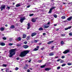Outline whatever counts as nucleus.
Here are the masks:
<instances>
[{
    "label": "nucleus",
    "mask_w": 72,
    "mask_h": 72,
    "mask_svg": "<svg viewBox=\"0 0 72 72\" xmlns=\"http://www.w3.org/2000/svg\"><path fill=\"white\" fill-rule=\"evenodd\" d=\"M16 59H17V60H19V57H17L16 58Z\"/></svg>",
    "instance_id": "864d4df0"
},
{
    "label": "nucleus",
    "mask_w": 72,
    "mask_h": 72,
    "mask_svg": "<svg viewBox=\"0 0 72 72\" xmlns=\"http://www.w3.org/2000/svg\"><path fill=\"white\" fill-rule=\"evenodd\" d=\"M68 65L69 66H70L71 65H72V64L70 63H68Z\"/></svg>",
    "instance_id": "ea45409f"
},
{
    "label": "nucleus",
    "mask_w": 72,
    "mask_h": 72,
    "mask_svg": "<svg viewBox=\"0 0 72 72\" xmlns=\"http://www.w3.org/2000/svg\"><path fill=\"white\" fill-rule=\"evenodd\" d=\"M43 28L42 27H40L39 29V31H42V30H43Z\"/></svg>",
    "instance_id": "b1692460"
},
{
    "label": "nucleus",
    "mask_w": 72,
    "mask_h": 72,
    "mask_svg": "<svg viewBox=\"0 0 72 72\" xmlns=\"http://www.w3.org/2000/svg\"><path fill=\"white\" fill-rule=\"evenodd\" d=\"M61 44H62V45H63L64 44V42H63V41H62L61 42Z\"/></svg>",
    "instance_id": "79ce46f5"
},
{
    "label": "nucleus",
    "mask_w": 72,
    "mask_h": 72,
    "mask_svg": "<svg viewBox=\"0 0 72 72\" xmlns=\"http://www.w3.org/2000/svg\"><path fill=\"white\" fill-rule=\"evenodd\" d=\"M23 47L24 49H27L29 47V46L27 45H24L23 46Z\"/></svg>",
    "instance_id": "423d86ee"
},
{
    "label": "nucleus",
    "mask_w": 72,
    "mask_h": 72,
    "mask_svg": "<svg viewBox=\"0 0 72 72\" xmlns=\"http://www.w3.org/2000/svg\"><path fill=\"white\" fill-rule=\"evenodd\" d=\"M51 69V68H46L45 69V71H49Z\"/></svg>",
    "instance_id": "1a4fd4ad"
},
{
    "label": "nucleus",
    "mask_w": 72,
    "mask_h": 72,
    "mask_svg": "<svg viewBox=\"0 0 72 72\" xmlns=\"http://www.w3.org/2000/svg\"><path fill=\"white\" fill-rule=\"evenodd\" d=\"M38 41V40H34V42H35V43H36Z\"/></svg>",
    "instance_id": "c756f323"
},
{
    "label": "nucleus",
    "mask_w": 72,
    "mask_h": 72,
    "mask_svg": "<svg viewBox=\"0 0 72 72\" xmlns=\"http://www.w3.org/2000/svg\"><path fill=\"white\" fill-rule=\"evenodd\" d=\"M44 49H45V48H44V47L41 48L40 49V50H44Z\"/></svg>",
    "instance_id": "e433bc0d"
},
{
    "label": "nucleus",
    "mask_w": 72,
    "mask_h": 72,
    "mask_svg": "<svg viewBox=\"0 0 72 72\" xmlns=\"http://www.w3.org/2000/svg\"><path fill=\"white\" fill-rule=\"evenodd\" d=\"M42 61V60H39L38 61V62L39 63H41V62Z\"/></svg>",
    "instance_id": "c03bdc74"
},
{
    "label": "nucleus",
    "mask_w": 72,
    "mask_h": 72,
    "mask_svg": "<svg viewBox=\"0 0 72 72\" xmlns=\"http://www.w3.org/2000/svg\"><path fill=\"white\" fill-rule=\"evenodd\" d=\"M32 22H33V23H35V22L36 21V19L34 18H33L32 19Z\"/></svg>",
    "instance_id": "9d476101"
},
{
    "label": "nucleus",
    "mask_w": 72,
    "mask_h": 72,
    "mask_svg": "<svg viewBox=\"0 0 72 72\" xmlns=\"http://www.w3.org/2000/svg\"><path fill=\"white\" fill-rule=\"evenodd\" d=\"M65 35H65V34L64 33L61 34V36H63V37H64V36H65Z\"/></svg>",
    "instance_id": "2f4dec72"
},
{
    "label": "nucleus",
    "mask_w": 72,
    "mask_h": 72,
    "mask_svg": "<svg viewBox=\"0 0 72 72\" xmlns=\"http://www.w3.org/2000/svg\"><path fill=\"white\" fill-rule=\"evenodd\" d=\"M61 58H62V59H63L64 58H65V56H62Z\"/></svg>",
    "instance_id": "37998d69"
},
{
    "label": "nucleus",
    "mask_w": 72,
    "mask_h": 72,
    "mask_svg": "<svg viewBox=\"0 0 72 72\" xmlns=\"http://www.w3.org/2000/svg\"><path fill=\"white\" fill-rule=\"evenodd\" d=\"M24 20H25V18L24 17L23 18H21L20 20V22L21 23H22L23 22V21Z\"/></svg>",
    "instance_id": "6e6552de"
},
{
    "label": "nucleus",
    "mask_w": 72,
    "mask_h": 72,
    "mask_svg": "<svg viewBox=\"0 0 72 72\" xmlns=\"http://www.w3.org/2000/svg\"><path fill=\"white\" fill-rule=\"evenodd\" d=\"M64 60H62L60 61V63H64Z\"/></svg>",
    "instance_id": "473e14b6"
},
{
    "label": "nucleus",
    "mask_w": 72,
    "mask_h": 72,
    "mask_svg": "<svg viewBox=\"0 0 72 72\" xmlns=\"http://www.w3.org/2000/svg\"><path fill=\"white\" fill-rule=\"evenodd\" d=\"M30 72V69H28L27 70V72Z\"/></svg>",
    "instance_id": "49530a36"
},
{
    "label": "nucleus",
    "mask_w": 72,
    "mask_h": 72,
    "mask_svg": "<svg viewBox=\"0 0 72 72\" xmlns=\"http://www.w3.org/2000/svg\"><path fill=\"white\" fill-rule=\"evenodd\" d=\"M53 42L54 41L53 40L51 41H50L48 43V44H51V43H52V42Z\"/></svg>",
    "instance_id": "f3484780"
},
{
    "label": "nucleus",
    "mask_w": 72,
    "mask_h": 72,
    "mask_svg": "<svg viewBox=\"0 0 72 72\" xmlns=\"http://www.w3.org/2000/svg\"><path fill=\"white\" fill-rule=\"evenodd\" d=\"M61 19H65L66 18V17L64 16H62L61 17Z\"/></svg>",
    "instance_id": "cd10ccee"
},
{
    "label": "nucleus",
    "mask_w": 72,
    "mask_h": 72,
    "mask_svg": "<svg viewBox=\"0 0 72 72\" xmlns=\"http://www.w3.org/2000/svg\"><path fill=\"white\" fill-rule=\"evenodd\" d=\"M39 50V49L38 48H35L34 49V51H37V50Z\"/></svg>",
    "instance_id": "c85d7f7f"
},
{
    "label": "nucleus",
    "mask_w": 72,
    "mask_h": 72,
    "mask_svg": "<svg viewBox=\"0 0 72 72\" xmlns=\"http://www.w3.org/2000/svg\"><path fill=\"white\" fill-rule=\"evenodd\" d=\"M15 4V3H12L13 5H14Z\"/></svg>",
    "instance_id": "bf43d9fd"
},
{
    "label": "nucleus",
    "mask_w": 72,
    "mask_h": 72,
    "mask_svg": "<svg viewBox=\"0 0 72 72\" xmlns=\"http://www.w3.org/2000/svg\"><path fill=\"white\" fill-rule=\"evenodd\" d=\"M69 36H72V33H69Z\"/></svg>",
    "instance_id": "09e8293b"
},
{
    "label": "nucleus",
    "mask_w": 72,
    "mask_h": 72,
    "mask_svg": "<svg viewBox=\"0 0 72 72\" xmlns=\"http://www.w3.org/2000/svg\"><path fill=\"white\" fill-rule=\"evenodd\" d=\"M5 26L6 27H8V24H6L5 25Z\"/></svg>",
    "instance_id": "e2e57ef3"
},
{
    "label": "nucleus",
    "mask_w": 72,
    "mask_h": 72,
    "mask_svg": "<svg viewBox=\"0 0 72 72\" xmlns=\"http://www.w3.org/2000/svg\"><path fill=\"white\" fill-rule=\"evenodd\" d=\"M30 5H29L26 7V8H30Z\"/></svg>",
    "instance_id": "3c124183"
},
{
    "label": "nucleus",
    "mask_w": 72,
    "mask_h": 72,
    "mask_svg": "<svg viewBox=\"0 0 72 72\" xmlns=\"http://www.w3.org/2000/svg\"><path fill=\"white\" fill-rule=\"evenodd\" d=\"M3 39L4 40H6V38L5 37H3Z\"/></svg>",
    "instance_id": "58836bf2"
},
{
    "label": "nucleus",
    "mask_w": 72,
    "mask_h": 72,
    "mask_svg": "<svg viewBox=\"0 0 72 72\" xmlns=\"http://www.w3.org/2000/svg\"><path fill=\"white\" fill-rule=\"evenodd\" d=\"M24 68L25 69H27V67L26 66H24Z\"/></svg>",
    "instance_id": "a18cd8bd"
},
{
    "label": "nucleus",
    "mask_w": 72,
    "mask_h": 72,
    "mask_svg": "<svg viewBox=\"0 0 72 72\" xmlns=\"http://www.w3.org/2000/svg\"><path fill=\"white\" fill-rule=\"evenodd\" d=\"M4 28L3 27H1L0 28V30L2 31H3L4 30Z\"/></svg>",
    "instance_id": "a211bd4d"
},
{
    "label": "nucleus",
    "mask_w": 72,
    "mask_h": 72,
    "mask_svg": "<svg viewBox=\"0 0 72 72\" xmlns=\"http://www.w3.org/2000/svg\"><path fill=\"white\" fill-rule=\"evenodd\" d=\"M31 59H30V60H29V61H28V62H29V63H30V62H31Z\"/></svg>",
    "instance_id": "603ef678"
},
{
    "label": "nucleus",
    "mask_w": 72,
    "mask_h": 72,
    "mask_svg": "<svg viewBox=\"0 0 72 72\" xmlns=\"http://www.w3.org/2000/svg\"><path fill=\"white\" fill-rule=\"evenodd\" d=\"M49 27V26H46V25H44V28H48Z\"/></svg>",
    "instance_id": "f8f14e48"
},
{
    "label": "nucleus",
    "mask_w": 72,
    "mask_h": 72,
    "mask_svg": "<svg viewBox=\"0 0 72 72\" xmlns=\"http://www.w3.org/2000/svg\"><path fill=\"white\" fill-rule=\"evenodd\" d=\"M0 45H1V46H4L5 45V44L4 42H1L0 43Z\"/></svg>",
    "instance_id": "4468645a"
},
{
    "label": "nucleus",
    "mask_w": 72,
    "mask_h": 72,
    "mask_svg": "<svg viewBox=\"0 0 72 72\" xmlns=\"http://www.w3.org/2000/svg\"><path fill=\"white\" fill-rule=\"evenodd\" d=\"M23 36L22 37L23 39H25V38L27 37V35H26V34H23Z\"/></svg>",
    "instance_id": "2eb2a0df"
},
{
    "label": "nucleus",
    "mask_w": 72,
    "mask_h": 72,
    "mask_svg": "<svg viewBox=\"0 0 72 72\" xmlns=\"http://www.w3.org/2000/svg\"><path fill=\"white\" fill-rule=\"evenodd\" d=\"M27 25L28 27H27V30H29L30 28V23H28L27 24Z\"/></svg>",
    "instance_id": "9b49d317"
},
{
    "label": "nucleus",
    "mask_w": 72,
    "mask_h": 72,
    "mask_svg": "<svg viewBox=\"0 0 72 72\" xmlns=\"http://www.w3.org/2000/svg\"><path fill=\"white\" fill-rule=\"evenodd\" d=\"M49 55L50 56H52L53 55H54V53H50Z\"/></svg>",
    "instance_id": "aec40b11"
},
{
    "label": "nucleus",
    "mask_w": 72,
    "mask_h": 72,
    "mask_svg": "<svg viewBox=\"0 0 72 72\" xmlns=\"http://www.w3.org/2000/svg\"><path fill=\"white\" fill-rule=\"evenodd\" d=\"M16 50V49H11L10 50V55L9 57L10 58H12L13 56V55H15V51Z\"/></svg>",
    "instance_id": "f03ea898"
},
{
    "label": "nucleus",
    "mask_w": 72,
    "mask_h": 72,
    "mask_svg": "<svg viewBox=\"0 0 72 72\" xmlns=\"http://www.w3.org/2000/svg\"><path fill=\"white\" fill-rule=\"evenodd\" d=\"M17 46H20L21 45L19 44H17L16 45Z\"/></svg>",
    "instance_id": "8fccbe9b"
},
{
    "label": "nucleus",
    "mask_w": 72,
    "mask_h": 72,
    "mask_svg": "<svg viewBox=\"0 0 72 72\" xmlns=\"http://www.w3.org/2000/svg\"><path fill=\"white\" fill-rule=\"evenodd\" d=\"M25 66L26 67H28V64H25Z\"/></svg>",
    "instance_id": "6e6d98bb"
},
{
    "label": "nucleus",
    "mask_w": 72,
    "mask_h": 72,
    "mask_svg": "<svg viewBox=\"0 0 72 72\" xmlns=\"http://www.w3.org/2000/svg\"><path fill=\"white\" fill-rule=\"evenodd\" d=\"M60 68V66H58L57 67V69H59Z\"/></svg>",
    "instance_id": "a19ab883"
},
{
    "label": "nucleus",
    "mask_w": 72,
    "mask_h": 72,
    "mask_svg": "<svg viewBox=\"0 0 72 72\" xmlns=\"http://www.w3.org/2000/svg\"><path fill=\"white\" fill-rule=\"evenodd\" d=\"M5 5H2L0 8L1 9V11H2L4 9H5Z\"/></svg>",
    "instance_id": "7ed1b4c3"
},
{
    "label": "nucleus",
    "mask_w": 72,
    "mask_h": 72,
    "mask_svg": "<svg viewBox=\"0 0 72 72\" xmlns=\"http://www.w3.org/2000/svg\"><path fill=\"white\" fill-rule=\"evenodd\" d=\"M29 69H30V70H32V68H29Z\"/></svg>",
    "instance_id": "774afa93"
},
{
    "label": "nucleus",
    "mask_w": 72,
    "mask_h": 72,
    "mask_svg": "<svg viewBox=\"0 0 72 72\" xmlns=\"http://www.w3.org/2000/svg\"><path fill=\"white\" fill-rule=\"evenodd\" d=\"M47 24H50V22H48Z\"/></svg>",
    "instance_id": "052dcab7"
},
{
    "label": "nucleus",
    "mask_w": 72,
    "mask_h": 72,
    "mask_svg": "<svg viewBox=\"0 0 72 72\" xmlns=\"http://www.w3.org/2000/svg\"><path fill=\"white\" fill-rule=\"evenodd\" d=\"M54 26H57V24H55L54 25Z\"/></svg>",
    "instance_id": "680f3d73"
},
{
    "label": "nucleus",
    "mask_w": 72,
    "mask_h": 72,
    "mask_svg": "<svg viewBox=\"0 0 72 72\" xmlns=\"http://www.w3.org/2000/svg\"><path fill=\"white\" fill-rule=\"evenodd\" d=\"M13 45V44L12 43H9V46H12V45Z\"/></svg>",
    "instance_id": "f704fd0d"
},
{
    "label": "nucleus",
    "mask_w": 72,
    "mask_h": 72,
    "mask_svg": "<svg viewBox=\"0 0 72 72\" xmlns=\"http://www.w3.org/2000/svg\"><path fill=\"white\" fill-rule=\"evenodd\" d=\"M21 6V5L19 4H17L16 5V7H19V6Z\"/></svg>",
    "instance_id": "393cba45"
},
{
    "label": "nucleus",
    "mask_w": 72,
    "mask_h": 72,
    "mask_svg": "<svg viewBox=\"0 0 72 72\" xmlns=\"http://www.w3.org/2000/svg\"><path fill=\"white\" fill-rule=\"evenodd\" d=\"M37 35V33L36 32H33L32 33L31 35L32 37H33L34 36H36Z\"/></svg>",
    "instance_id": "39448f33"
},
{
    "label": "nucleus",
    "mask_w": 72,
    "mask_h": 72,
    "mask_svg": "<svg viewBox=\"0 0 72 72\" xmlns=\"http://www.w3.org/2000/svg\"><path fill=\"white\" fill-rule=\"evenodd\" d=\"M26 39L27 40H30V36H28L26 38Z\"/></svg>",
    "instance_id": "412c9836"
},
{
    "label": "nucleus",
    "mask_w": 72,
    "mask_h": 72,
    "mask_svg": "<svg viewBox=\"0 0 72 72\" xmlns=\"http://www.w3.org/2000/svg\"><path fill=\"white\" fill-rule=\"evenodd\" d=\"M45 66H46V64H44V65H43L42 66H40V67L42 68H44V67H45Z\"/></svg>",
    "instance_id": "5701e85b"
},
{
    "label": "nucleus",
    "mask_w": 72,
    "mask_h": 72,
    "mask_svg": "<svg viewBox=\"0 0 72 72\" xmlns=\"http://www.w3.org/2000/svg\"><path fill=\"white\" fill-rule=\"evenodd\" d=\"M56 8V7H53L52 8H50V10L49 11L48 13L50 14L51 13V12H52V10H53V9H54V8Z\"/></svg>",
    "instance_id": "20e7f679"
},
{
    "label": "nucleus",
    "mask_w": 72,
    "mask_h": 72,
    "mask_svg": "<svg viewBox=\"0 0 72 72\" xmlns=\"http://www.w3.org/2000/svg\"><path fill=\"white\" fill-rule=\"evenodd\" d=\"M53 17L55 18H57V15L56 14L54 15Z\"/></svg>",
    "instance_id": "a878e982"
},
{
    "label": "nucleus",
    "mask_w": 72,
    "mask_h": 72,
    "mask_svg": "<svg viewBox=\"0 0 72 72\" xmlns=\"http://www.w3.org/2000/svg\"><path fill=\"white\" fill-rule=\"evenodd\" d=\"M24 44H27V42H24Z\"/></svg>",
    "instance_id": "de8ad7c7"
},
{
    "label": "nucleus",
    "mask_w": 72,
    "mask_h": 72,
    "mask_svg": "<svg viewBox=\"0 0 72 72\" xmlns=\"http://www.w3.org/2000/svg\"><path fill=\"white\" fill-rule=\"evenodd\" d=\"M30 51L28 50L24 51L21 52L19 55V57L21 58H23L26 56V55Z\"/></svg>",
    "instance_id": "f257e3e1"
},
{
    "label": "nucleus",
    "mask_w": 72,
    "mask_h": 72,
    "mask_svg": "<svg viewBox=\"0 0 72 72\" xmlns=\"http://www.w3.org/2000/svg\"><path fill=\"white\" fill-rule=\"evenodd\" d=\"M72 27V26H69L68 28H65V30H68V29H70Z\"/></svg>",
    "instance_id": "ddd939ff"
},
{
    "label": "nucleus",
    "mask_w": 72,
    "mask_h": 72,
    "mask_svg": "<svg viewBox=\"0 0 72 72\" xmlns=\"http://www.w3.org/2000/svg\"><path fill=\"white\" fill-rule=\"evenodd\" d=\"M33 15H34V14H30L29 15V16H30V17H32V16H33Z\"/></svg>",
    "instance_id": "7c9ffc66"
},
{
    "label": "nucleus",
    "mask_w": 72,
    "mask_h": 72,
    "mask_svg": "<svg viewBox=\"0 0 72 72\" xmlns=\"http://www.w3.org/2000/svg\"><path fill=\"white\" fill-rule=\"evenodd\" d=\"M6 72H9V69L7 68L6 70Z\"/></svg>",
    "instance_id": "4c0bfd02"
},
{
    "label": "nucleus",
    "mask_w": 72,
    "mask_h": 72,
    "mask_svg": "<svg viewBox=\"0 0 72 72\" xmlns=\"http://www.w3.org/2000/svg\"><path fill=\"white\" fill-rule=\"evenodd\" d=\"M17 39V40H18V41H20L21 40V37H19Z\"/></svg>",
    "instance_id": "6ab92c4d"
},
{
    "label": "nucleus",
    "mask_w": 72,
    "mask_h": 72,
    "mask_svg": "<svg viewBox=\"0 0 72 72\" xmlns=\"http://www.w3.org/2000/svg\"><path fill=\"white\" fill-rule=\"evenodd\" d=\"M2 66L3 67H6L7 66V65L5 64H3Z\"/></svg>",
    "instance_id": "bb28decb"
},
{
    "label": "nucleus",
    "mask_w": 72,
    "mask_h": 72,
    "mask_svg": "<svg viewBox=\"0 0 72 72\" xmlns=\"http://www.w3.org/2000/svg\"><path fill=\"white\" fill-rule=\"evenodd\" d=\"M15 28L14 25H12L10 27V28Z\"/></svg>",
    "instance_id": "4be33fe9"
},
{
    "label": "nucleus",
    "mask_w": 72,
    "mask_h": 72,
    "mask_svg": "<svg viewBox=\"0 0 72 72\" xmlns=\"http://www.w3.org/2000/svg\"><path fill=\"white\" fill-rule=\"evenodd\" d=\"M72 19V16H71L70 17L68 18L67 19V20H68V21H71V19Z\"/></svg>",
    "instance_id": "dca6fc26"
},
{
    "label": "nucleus",
    "mask_w": 72,
    "mask_h": 72,
    "mask_svg": "<svg viewBox=\"0 0 72 72\" xmlns=\"http://www.w3.org/2000/svg\"><path fill=\"white\" fill-rule=\"evenodd\" d=\"M58 58V57H55V58Z\"/></svg>",
    "instance_id": "69168bd1"
},
{
    "label": "nucleus",
    "mask_w": 72,
    "mask_h": 72,
    "mask_svg": "<svg viewBox=\"0 0 72 72\" xmlns=\"http://www.w3.org/2000/svg\"><path fill=\"white\" fill-rule=\"evenodd\" d=\"M46 35V33H43V35Z\"/></svg>",
    "instance_id": "13d9d810"
},
{
    "label": "nucleus",
    "mask_w": 72,
    "mask_h": 72,
    "mask_svg": "<svg viewBox=\"0 0 72 72\" xmlns=\"http://www.w3.org/2000/svg\"><path fill=\"white\" fill-rule=\"evenodd\" d=\"M66 64H63L62 65V67H64V66H66Z\"/></svg>",
    "instance_id": "72a5a7b5"
},
{
    "label": "nucleus",
    "mask_w": 72,
    "mask_h": 72,
    "mask_svg": "<svg viewBox=\"0 0 72 72\" xmlns=\"http://www.w3.org/2000/svg\"><path fill=\"white\" fill-rule=\"evenodd\" d=\"M69 51H70L69 50H65V51H64L63 52V53L64 54H67V53H69Z\"/></svg>",
    "instance_id": "0eeeda50"
},
{
    "label": "nucleus",
    "mask_w": 72,
    "mask_h": 72,
    "mask_svg": "<svg viewBox=\"0 0 72 72\" xmlns=\"http://www.w3.org/2000/svg\"><path fill=\"white\" fill-rule=\"evenodd\" d=\"M36 48H39V46H37V47H36Z\"/></svg>",
    "instance_id": "338daca9"
},
{
    "label": "nucleus",
    "mask_w": 72,
    "mask_h": 72,
    "mask_svg": "<svg viewBox=\"0 0 72 72\" xmlns=\"http://www.w3.org/2000/svg\"><path fill=\"white\" fill-rule=\"evenodd\" d=\"M19 69V68H18L17 67H16V68L15 69V70H16V71H17V70H18V69Z\"/></svg>",
    "instance_id": "c9c22d12"
},
{
    "label": "nucleus",
    "mask_w": 72,
    "mask_h": 72,
    "mask_svg": "<svg viewBox=\"0 0 72 72\" xmlns=\"http://www.w3.org/2000/svg\"><path fill=\"white\" fill-rule=\"evenodd\" d=\"M16 26H18V23L16 24Z\"/></svg>",
    "instance_id": "4d7b16f0"
},
{
    "label": "nucleus",
    "mask_w": 72,
    "mask_h": 72,
    "mask_svg": "<svg viewBox=\"0 0 72 72\" xmlns=\"http://www.w3.org/2000/svg\"><path fill=\"white\" fill-rule=\"evenodd\" d=\"M61 60V59H58L57 61V62H59V61H60V60Z\"/></svg>",
    "instance_id": "5fc2aeb1"
},
{
    "label": "nucleus",
    "mask_w": 72,
    "mask_h": 72,
    "mask_svg": "<svg viewBox=\"0 0 72 72\" xmlns=\"http://www.w3.org/2000/svg\"><path fill=\"white\" fill-rule=\"evenodd\" d=\"M8 9H10V8L9 7H7Z\"/></svg>",
    "instance_id": "0e129e2a"
}]
</instances>
